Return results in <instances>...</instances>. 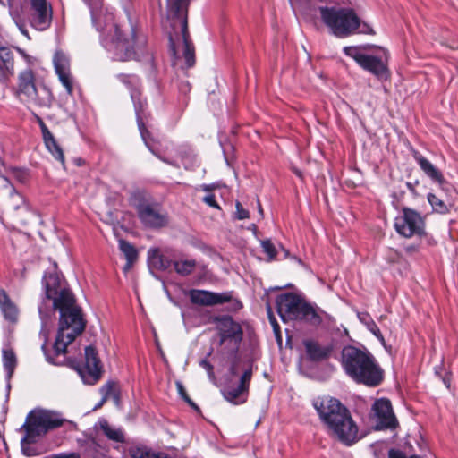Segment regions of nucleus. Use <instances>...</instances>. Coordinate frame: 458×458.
I'll return each mask as SVG.
<instances>
[{
    "label": "nucleus",
    "instance_id": "1",
    "mask_svg": "<svg viewBox=\"0 0 458 458\" xmlns=\"http://www.w3.org/2000/svg\"><path fill=\"white\" fill-rule=\"evenodd\" d=\"M47 298L53 300V306L60 312L58 332L54 344L55 352L64 354L67 346L81 335L86 327L81 309L76 304L72 292L65 286L58 274L44 276Z\"/></svg>",
    "mask_w": 458,
    "mask_h": 458
},
{
    "label": "nucleus",
    "instance_id": "2",
    "mask_svg": "<svg viewBox=\"0 0 458 458\" xmlns=\"http://www.w3.org/2000/svg\"><path fill=\"white\" fill-rule=\"evenodd\" d=\"M191 0H166L165 16L163 23L174 30L170 34V51L174 56V65L184 60L182 68L192 67L195 64L194 47L189 39L187 14Z\"/></svg>",
    "mask_w": 458,
    "mask_h": 458
},
{
    "label": "nucleus",
    "instance_id": "3",
    "mask_svg": "<svg viewBox=\"0 0 458 458\" xmlns=\"http://www.w3.org/2000/svg\"><path fill=\"white\" fill-rule=\"evenodd\" d=\"M313 405L329 432L344 444L350 445L358 438V427L349 411L333 397L317 399Z\"/></svg>",
    "mask_w": 458,
    "mask_h": 458
},
{
    "label": "nucleus",
    "instance_id": "4",
    "mask_svg": "<svg viewBox=\"0 0 458 458\" xmlns=\"http://www.w3.org/2000/svg\"><path fill=\"white\" fill-rule=\"evenodd\" d=\"M341 363L345 373L357 383L377 386L383 380V370L366 350L352 345L344 347Z\"/></svg>",
    "mask_w": 458,
    "mask_h": 458
},
{
    "label": "nucleus",
    "instance_id": "5",
    "mask_svg": "<svg viewBox=\"0 0 458 458\" xmlns=\"http://www.w3.org/2000/svg\"><path fill=\"white\" fill-rule=\"evenodd\" d=\"M318 11L323 23L336 38H344L354 34H375L370 24L361 21L352 8L321 6Z\"/></svg>",
    "mask_w": 458,
    "mask_h": 458
},
{
    "label": "nucleus",
    "instance_id": "6",
    "mask_svg": "<svg viewBox=\"0 0 458 458\" xmlns=\"http://www.w3.org/2000/svg\"><path fill=\"white\" fill-rule=\"evenodd\" d=\"M102 35L105 47L113 54L117 61H129L135 57L134 38L132 30L125 36L114 21L113 13L104 11L98 19V28L95 26Z\"/></svg>",
    "mask_w": 458,
    "mask_h": 458
},
{
    "label": "nucleus",
    "instance_id": "7",
    "mask_svg": "<svg viewBox=\"0 0 458 458\" xmlns=\"http://www.w3.org/2000/svg\"><path fill=\"white\" fill-rule=\"evenodd\" d=\"M276 310L284 322L305 321L313 326L322 323V310L315 309L294 293H283L276 297Z\"/></svg>",
    "mask_w": 458,
    "mask_h": 458
},
{
    "label": "nucleus",
    "instance_id": "8",
    "mask_svg": "<svg viewBox=\"0 0 458 458\" xmlns=\"http://www.w3.org/2000/svg\"><path fill=\"white\" fill-rule=\"evenodd\" d=\"M229 377L222 390L225 399L233 404L247 401L253 368L250 360L235 359L229 369Z\"/></svg>",
    "mask_w": 458,
    "mask_h": 458
},
{
    "label": "nucleus",
    "instance_id": "9",
    "mask_svg": "<svg viewBox=\"0 0 458 458\" xmlns=\"http://www.w3.org/2000/svg\"><path fill=\"white\" fill-rule=\"evenodd\" d=\"M16 93L22 101L38 107H50L54 100L53 94L47 87L36 86L34 73L30 69L19 74Z\"/></svg>",
    "mask_w": 458,
    "mask_h": 458
},
{
    "label": "nucleus",
    "instance_id": "10",
    "mask_svg": "<svg viewBox=\"0 0 458 458\" xmlns=\"http://www.w3.org/2000/svg\"><path fill=\"white\" fill-rule=\"evenodd\" d=\"M64 420L59 414L47 410H34L27 417L22 428L26 431L21 443H34L38 437L44 436L48 430L63 425Z\"/></svg>",
    "mask_w": 458,
    "mask_h": 458
},
{
    "label": "nucleus",
    "instance_id": "11",
    "mask_svg": "<svg viewBox=\"0 0 458 458\" xmlns=\"http://www.w3.org/2000/svg\"><path fill=\"white\" fill-rule=\"evenodd\" d=\"M370 46H352L344 47V53L355 60V62L364 70L375 75L377 79L386 80L389 77L387 67V54L384 51V55H367L362 49H368Z\"/></svg>",
    "mask_w": 458,
    "mask_h": 458
},
{
    "label": "nucleus",
    "instance_id": "12",
    "mask_svg": "<svg viewBox=\"0 0 458 458\" xmlns=\"http://www.w3.org/2000/svg\"><path fill=\"white\" fill-rule=\"evenodd\" d=\"M394 228L399 234L406 238L421 235L424 233V221L418 212L406 208L396 216Z\"/></svg>",
    "mask_w": 458,
    "mask_h": 458
},
{
    "label": "nucleus",
    "instance_id": "13",
    "mask_svg": "<svg viewBox=\"0 0 458 458\" xmlns=\"http://www.w3.org/2000/svg\"><path fill=\"white\" fill-rule=\"evenodd\" d=\"M217 330L220 337V344H232L233 348L237 349L242 340L243 332L239 323L231 317L224 316L216 318Z\"/></svg>",
    "mask_w": 458,
    "mask_h": 458
},
{
    "label": "nucleus",
    "instance_id": "14",
    "mask_svg": "<svg viewBox=\"0 0 458 458\" xmlns=\"http://www.w3.org/2000/svg\"><path fill=\"white\" fill-rule=\"evenodd\" d=\"M138 216L144 226L161 228L168 224L167 215L158 205L143 203L138 206Z\"/></svg>",
    "mask_w": 458,
    "mask_h": 458
},
{
    "label": "nucleus",
    "instance_id": "15",
    "mask_svg": "<svg viewBox=\"0 0 458 458\" xmlns=\"http://www.w3.org/2000/svg\"><path fill=\"white\" fill-rule=\"evenodd\" d=\"M372 410L377 429H394L397 427L398 421L394 414L389 400L384 398L377 400L373 404Z\"/></svg>",
    "mask_w": 458,
    "mask_h": 458
},
{
    "label": "nucleus",
    "instance_id": "16",
    "mask_svg": "<svg viewBox=\"0 0 458 458\" xmlns=\"http://www.w3.org/2000/svg\"><path fill=\"white\" fill-rule=\"evenodd\" d=\"M119 81L126 85L131 89V98L134 103L137 117L138 125L140 131V134L145 142H147V134L148 133L142 120L140 117V112L143 109V102L140 99V93L138 89L139 79L135 75L119 74L117 76Z\"/></svg>",
    "mask_w": 458,
    "mask_h": 458
},
{
    "label": "nucleus",
    "instance_id": "17",
    "mask_svg": "<svg viewBox=\"0 0 458 458\" xmlns=\"http://www.w3.org/2000/svg\"><path fill=\"white\" fill-rule=\"evenodd\" d=\"M189 297L192 303L201 306H214L233 300L231 293H213L205 290L192 289L189 292Z\"/></svg>",
    "mask_w": 458,
    "mask_h": 458
},
{
    "label": "nucleus",
    "instance_id": "18",
    "mask_svg": "<svg viewBox=\"0 0 458 458\" xmlns=\"http://www.w3.org/2000/svg\"><path fill=\"white\" fill-rule=\"evenodd\" d=\"M54 66L59 81L69 95L73 92V79L70 71V59L63 52L57 51L54 55Z\"/></svg>",
    "mask_w": 458,
    "mask_h": 458
},
{
    "label": "nucleus",
    "instance_id": "19",
    "mask_svg": "<svg viewBox=\"0 0 458 458\" xmlns=\"http://www.w3.org/2000/svg\"><path fill=\"white\" fill-rule=\"evenodd\" d=\"M101 369V362L98 357L95 348L92 346H87L85 348L84 370L88 374V378L85 377L84 372L80 370V374L81 375L82 378L89 384H94L100 378Z\"/></svg>",
    "mask_w": 458,
    "mask_h": 458
},
{
    "label": "nucleus",
    "instance_id": "20",
    "mask_svg": "<svg viewBox=\"0 0 458 458\" xmlns=\"http://www.w3.org/2000/svg\"><path fill=\"white\" fill-rule=\"evenodd\" d=\"M303 344L309 359L313 361L327 359L334 349L331 344L321 345L319 343L312 340H305Z\"/></svg>",
    "mask_w": 458,
    "mask_h": 458
},
{
    "label": "nucleus",
    "instance_id": "21",
    "mask_svg": "<svg viewBox=\"0 0 458 458\" xmlns=\"http://www.w3.org/2000/svg\"><path fill=\"white\" fill-rule=\"evenodd\" d=\"M413 157L427 176L437 182L441 187H444L445 180L442 173L429 160L417 151L414 152Z\"/></svg>",
    "mask_w": 458,
    "mask_h": 458
},
{
    "label": "nucleus",
    "instance_id": "22",
    "mask_svg": "<svg viewBox=\"0 0 458 458\" xmlns=\"http://www.w3.org/2000/svg\"><path fill=\"white\" fill-rule=\"evenodd\" d=\"M34 10L32 26L38 30H47L52 21V7L50 5L38 7Z\"/></svg>",
    "mask_w": 458,
    "mask_h": 458
},
{
    "label": "nucleus",
    "instance_id": "23",
    "mask_svg": "<svg viewBox=\"0 0 458 458\" xmlns=\"http://www.w3.org/2000/svg\"><path fill=\"white\" fill-rule=\"evenodd\" d=\"M0 308L5 319L10 322H16L18 318V309L11 301L7 293L0 290Z\"/></svg>",
    "mask_w": 458,
    "mask_h": 458
},
{
    "label": "nucleus",
    "instance_id": "24",
    "mask_svg": "<svg viewBox=\"0 0 458 458\" xmlns=\"http://www.w3.org/2000/svg\"><path fill=\"white\" fill-rule=\"evenodd\" d=\"M148 256L150 264L159 270L168 269L173 263L168 258L162 255L157 248L148 250Z\"/></svg>",
    "mask_w": 458,
    "mask_h": 458
},
{
    "label": "nucleus",
    "instance_id": "25",
    "mask_svg": "<svg viewBox=\"0 0 458 458\" xmlns=\"http://www.w3.org/2000/svg\"><path fill=\"white\" fill-rule=\"evenodd\" d=\"M129 453L131 458H170L165 453H156L146 446H133Z\"/></svg>",
    "mask_w": 458,
    "mask_h": 458
},
{
    "label": "nucleus",
    "instance_id": "26",
    "mask_svg": "<svg viewBox=\"0 0 458 458\" xmlns=\"http://www.w3.org/2000/svg\"><path fill=\"white\" fill-rule=\"evenodd\" d=\"M119 249L124 254L127 260L124 270H129L132 263L137 259V250L133 245L125 240L119 241Z\"/></svg>",
    "mask_w": 458,
    "mask_h": 458
},
{
    "label": "nucleus",
    "instance_id": "27",
    "mask_svg": "<svg viewBox=\"0 0 458 458\" xmlns=\"http://www.w3.org/2000/svg\"><path fill=\"white\" fill-rule=\"evenodd\" d=\"M45 145L52 156L64 166V156L61 147L56 142L53 134L43 138Z\"/></svg>",
    "mask_w": 458,
    "mask_h": 458
},
{
    "label": "nucleus",
    "instance_id": "28",
    "mask_svg": "<svg viewBox=\"0 0 458 458\" xmlns=\"http://www.w3.org/2000/svg\"><path fill=\"white\" fill-rule=\"evenodd\" d=\"M358 318L360 321L364 324L367 329L373 334L382 344L385 343V338L380 332L378 327L375 323V321L371 318L369 314L368 313H360L358 314Z\"/></svg>",
    "mask_w": 458,
    "mask_h": 458
},
{
    "label": "nucleus",
    "instance_id": "29",
    "mask_svg": "<svg viewBox=\"0 0 458 458\" xmlns=\"http://www.w3.org/2000/svg\"><path fill=\"white\" fill-rule=\"evenodd\" d=\"M174 270L181 276H188L196 267V261L192 259H181L173 262Z\"/></svg>",
    "mask_w": 458,
    "mask_h": 458
},
{
    "label": "nucleus",
    "instance_id": "30",
    "mask_svg": "<svg viewBox=\"0 0 458 458\" xmlns=\"http://www.w3.org/2000/svg\"><path fill=\"white\" fill-rule=\"evenodd\" d=\"M100 426L102 431L109 439L118 443L124 442V436L122 429L110 426L106 421H103Z\"/></svg>",
    "mask_w": 458,
    "mask_h": 458
},
{
    "label": "nucleus",
    "instance_id": "31",
    "mask_svg": "<svg viewBox=\"0 0 458 458\" xmlns=\"http://www.w3.org/2000/svg\"><path fill=\"white\" fill-rule=\"evenodd\" d=\"M83 2L90 8L93 25L98 27V19L105 11L102 8V0H83Z\"/></svg>",
    "mask_w": 458,
    "mask_h": 458
},
{
    "label": "nucleus",
    "instance_id": "32",
    "mask_svg": "<svg viewBox=\"0 0 458 458\" xmlns=\"http://www.w3.org/2000/svg\"><path fill=\"white\" fill-rule=\"evenodd\" d=\"M100 394H102V403H106L110 397L114 398L116 403L119 402V396L115 391V383L113 381H109L102 386Z\"/></svg>",
    "mask_w": 458,
    "mask_h": 458
},
{
    "label": "nucleus",
    "instance_id": "33",
    "mask_svg": "<svg viewBox=\"0 0 458 458\" xmlns=\"http://www.w3.org/2000/svg\"><path fill=\"white\" fill-rule=\"evenodd\" d=\"M3 362L5 370L11 375L16 366V357L12 350L3 351Z\"/></svg>",
    "mask_w": 458,
    "mask_h": 458
},
{
    "label": "nucleus",
    "instance_id": "34",
    "mask_svg": "<svg viewBox=\"0 0 458 458\" xmlns=\"http://www.w3.org/2000/svg\"><path fill=\"white\" fill-rule=\"evenodd\" d=\"M428 200L435 211L441 214H445L448 211V208L445 202L436 194L429 193L428 195Z\"/></svg>",
    "mask_w": 458,
    "mask_h": 458
},
{
    "label": "nucleus",
    "instance_id": "35",
    "mask_svg": "<svg viewBox=\"0 0 458 458\" xmlns=\"http://www.w3.org/2000/svg\"><path fill=\"white\" fill-rule=\"evenodd\" d=\"M261 246L264 252L267 255L269 259H274L276 256V250L270 240L261 242Z\"/></svg>",
    "mask_w": 458,
    "mask_h": 458
},
{
    "label": "nucleus",
    "instance_id": "36",
    "mask_svg": "<svg viewBox=\"0 0 458 458\" xmlns=\"http://www.w3.org/2000/svg\"><path fill=\"white\" fill-rule=\"evenodd\" d=\"M12 199L14 203L13 209L17 210L21 208L25 212H29V208L25 204L23 198L20 194L14 193L13 195H12Z\"/></svg>",
    "mask_w": 458,
    "mask_h": 458
},
{
    "label": "nucleus",
    "instance_id": "37",
    "mask_svg": "<svg viewBox=\"0 0 458 458\" xmlns=\"http://www.w3.org/2000/svg\"><path fill=\"white\" fill-rule=\"evenodd\" d=\"M176 387L179 394L182 396V398L184 399L185 402H187L192 408L195 410H198V406L195 403L191 401V399L188 396L186 390L183 386V385L181 382H176Z\"/></svg>",
    "mask_w": 458,
    "mask_h": 458
},
{
    "label": "nucleus",
    "instance_id": "38",
    "mask_svg": "<svg viewBox=\"0 0 458 458\" xmlns=\"http://www.w3.org/2000/svg\"><path fill=\"white\" fill-rule=\"evenodd\" d=\"M236 211H235V218L238 220L247 219L250 216V213L247 209H245L242 205L237 201L235 204Z\"/></svg>",
    "mask_w": 458,
    "mask_h": 458
},
{
    "label": "nucleus",
    "instance_id": "39",
    "mask_svg": "<svg viewBox=\"0 0 458 458\" xmlns=\"http://www.w3.org/2000/svg\"><path fill=\"white\" fill-rule=\"evenodd\" d=\"M0 59L6 65L13 61V55L6 47H0Z\"/></svg>",
    "mask_w": 458,
    "mask_h": 458
},
{
    "label": "nucleus",
    "instance_id": "40",
    "mask_svg": "<svg viewBox=\"0 0 458 458\" xmlns=\"http://www.w3.org/2000/svg\"><path fill=\"white\" fill-rule=\"evenodd\" d=\"M203 201L208 205L209 207L215 208L216 209H220V206L215 199V196L213 194H208L203 198Z\"/></svg>",
    "mask_w": 458,
    "mask_h": 458
},
{
    "label": "nucleus",
    "instance_id": "41",
    "mask_svg": "<svg viewBox=\"0 0 458 458\" xmlns=\"http://www.w3.org/2000/svg\"><path fill=\"white\" fill-rule=\"evenodd\" d=\"M199 365L204 369H206V371L208 372V377L210 378H214V371H213V366L212 364L207 360H202L200 362H199Z\"/></svg>",
    "mask_w": 458,
    "mask_h": 458
},
{
    "label": "nucleus",
    "instance_id": "42",
    "mask_svg": "<svg viewBox=\"0 0 458 458\" xmlns=\"http://www.w3.org/2000/svg\"><path fill=\"white\" fill-rule=\"evenodd\" d=\"M37 120H38V122L39 123L43 138L52 134L51 131L48 130V128L47 127V125L45 124V123L43 122V120L40 117L37 116Z\"/></svg>",
    "mask_w": 458,
    "mask_h": 458
},
{
    "label": "nucleus",
    "instance_id": "43",
    "mask_svg": "<svg viewBox=\"0 0 458 458\" xmlns=\"http://www.w3.org/2000/svg\"><path fill=\"white\" fill-rule=\"evenodd\" d=\"M269 321L273 327L276 335L279 334L280 327L273 315L270 314V309L268 310Z\"/></svg>",
    "mask_w": 458,
    "mask_h": 458
},
{
    "label": "nucleus",
    "instance_id": "44",
    "mask_svg": "<svg viewBox=\"0 0 458 458\" xmlns=\"http://www.w3.org/2000/svg\"><path fill=\"white\" fill-rule=\"evenodd\" d=\"M32 9L47 6V0H30Z\"/></svg>",
    "mask_w": 458,
    "mask_h": 458
},
{
    "label": "nucleus",
    "instance_id": "45",
    "mask_svg": "<svg viewBox=\"0 0 458 458\" xmlns=\"http://www.w3.org/2000/svg\"><path fill=\"white\" fill-rule=\"evenodd\" d=\"M157 157H158V158H160L163 162H165V163H166V164H169V165H173V166L179 167V165H178L177 163H175V162H174V161L167 160L166 158L162 157H160V156H157Z\"/></svg>",
    "mask_w": 458,
    "mask_h": 458
},
{
    "label": "nucleus",
    "instance_id": "46",
    "mask_svg": "<svg viewBox=\"0 0 458 458\" xmlns=\"http://www.w3.org/2000/svg\"><path fill=\"white\" fill-rule=\"evenodd\" d=\"M242 308V303L239 301H234L233 302V310H237Z\"/></svg>",
    "mask_w": 458,
    "mask_h": 458
},
{
    "label": "nucleus",
    "instance_id": "47",
    "mask_svg": "<svg viewBox=\"0 0 458 458\" xmlns=\"http://www.w3.org/2000/svg\"><path fill=\"white\" fill-rule=\"evenodd\" d=\"M181 89H182V90H184V91L189 90V89H190V85H189V83H188V82L182 83Z\"/></svg>",
    "mask_w": 458,
    "mask_h": 458
},
{
    "label": "nucleus",
    "instance_id": "48",
    "mask_svg": "<svg viewBox=\"0 0 458 458\" xmlns=\"http://www.w3.org/2000/svg\"><path fill=\"white\" fill-rule=\"evenodd\" d=\"M202 189L205 191H210L213 189V186L212 185H203Z\"/></svg>",
    "mask_w": 458,
    "mask_h": 458
},
{
    "label": "nucleus",
    "instance_id": "49",
    "mask_svg": "<svg viewBox=\"0 0 458 458\" xmlns=\"http://www.w3.org/2000/svg\"><path fill=\"white\" fill-rule=\"evenodd\" d=\"M64 458H81L79 454H69L66 457Z\"/></svg>",
    "mask_w": 458,
    "mask_h": 458
},
{
    "label": "nucleus",
    "instance_id": "50",
    "mask_svg": "<svg viewBox=\"0 0 458 458\" xmlns=\"http://www.w3.org/2000/svg\"><path fill=\"white\" fill-rule=\"evenodd\" d=\"M66 456H67V454H58L53 455L52 458H64Z\"/></svg>",
    "mask_w": 458,
    "mask_h": 458
},
{
    "label": "nucleus",
    "instance_id": "51",
    "mask_svg": "<svg viewBox=\"0 0 458 458\" xmlns=\"http://www.w3.org/2000/svg\"><path fill=\"white\" fill-rule=\"evenodd\" d=\"M104 403H102V399H101L100 402L98 404H96V406L94 407V410L101 408L104 405Z\"/></svg>",
    "mask_w": 458,
    "mask_h": 458
},
{
    "label": "nucleus",
    "instance_id": "52",
    "mask_svg": "<svg viewBox=\"0 0 458 458\" xmlns=\"http://www.w3.org/2000/svg\"><path fill=\"white\" fill-rule=\"evenodd\" d=\"M4 76V69L0 66V80Z\"/></svg>",
    "mask_w": 458,
    "mask_h": 458
},
{
    "label": "nucleus",
    "instance_id": "53",
    "mask_svg": "<svg viewBox=\"0 0 458 458\" xmlns=\"http://www.w3.org/2000/svg\"><path fill=\"white\" fill-rule=\"evenodd\" d=\"M259 213L260 214L261 216H263V209L261 208V205L259 203Z\"/></svg>",
    "mask_w": 458,
    "mask_h": 458
},
{
    "label": "nucleus",
    "instance_id": "54",
    "mask_svg": "<svg viewBox=\"0 0 458 458\" xmlns=\"http://www.w3.org/2000/svg\"><path fill=\"white\" fill-rule=\"evenodd\" d=\"M21 30L22 34H24V35L28 36V32H27V30H21Z\"/></svg>",
    "mask_w": 458,
    "mask_h": 458
},
{
    "label": "nucleus",
    "instance_id": "55",
    "mask_svg": "<svg viewBox=\"0 0 458 458\" xmlns=\"http://www.w3.org/2000/svg\"><path fill=\"white\" fill-rule=\"evenodd\" d=\"M295 173H296V174H297L298 176H300V177L301 176V173H300L299 171H295Z\"/></svg>",
    "mask_w": 458,
    "mask_h": 458
}]
</instances>
